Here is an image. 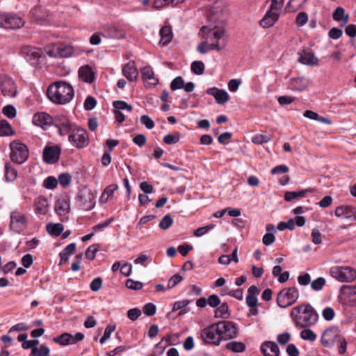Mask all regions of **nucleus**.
<instances>
[{"label":"nucleus","instance_id":"obj_1","mask_svg":"<svg viewBox=\"0 0 356 356\" xmlns=\"http://www.w3.org/2000/svg\"><path fill=\"white\" fill-rule=\"evenodd\" d=\"M290 316L297 327L305 328L315 325L318 314L309 304H302L291 309Z\"/></svg>","mask_w":356,"mask_h":356},{"label":"nucleus","instance_id":"obj_2","mask_svg":"<svg viewBox=\"0 0 356 356\" xmlns=\"http://www.w3.org/2000/svg\"><path fill=\"white\" fill-rule=\"evenodd\" d=\"M47 95L49 100L55 104H65L73 98L74 89L66 82L57 81L49 86Z\"/></svg>","mask_w":356,"mask_h":356},{"label":"nucleus","instance_id":"obj_3","mask_svg":"<svg viewBox=\"0 0 356 356\" xmlns=\"http://www.w3.org/2000/svg\"><path fill=\"white\" fill-rule=\"evenodd\" d=\"M321 343L324 347L329 348L337 346V350L340 355H343L346 352L347 342L341 334L338 327L332 326L325 329L322 334Z\"/></svg>","mask_w":356,"mask_h":356},{"label":"nucleus","instance_id":"obj_4","mask_svg":"<svg viewBox=\"0 0 356 356\" xmlns=\"http://www.w3.org/2000/svg\"><path fill=\"white\" fill-rule=\"evenodd\" d=\"M299 292L296 287H289L281 290L277 294V304L281 308H286L296 302Z\"/></svg>","mask_w":356,"mask_h":356},{"label":"nucleus","instance_id":"obj_5","mask_svg":"<svg viewBox=\"0 0 356 356\" xmlns=\"http://www.w3.org/2000/svg\"><path fill=\"white\" fill-rule=\"evenodd\" d=\"M11 152L10 157L12 161L22 164L29 158V152L27 146L19 141L14 140L10 144Z\"/></svg>","mask_w":356,"mask_h":356},{"label":"nucleus","instance_id":"obj_6","mask_svg":"<svg viewBox=\"0 0 356 356\" xmlns=\"http://www.w3.org/2000/svg\"><path fill=\"white\" fill-rule=\"evenodd\" d=\"M69 142L78 149L87 147L89 144V136L87 131L81 127H75L70 133Z\"/></svg>","mask_w":356,"mask_h":356},{"label":"nucleus","instance_id":"obj_7","mask_svg":"<svg viewBox=\"0 0 356 356\" xmlns=\"http://www.w3.org/2000/svg\"><path fill=\"white\" fill-rule=\"evenodd\" d=\"M330 273L333 278L341 282H350L356 278V270L349 266H333Z\"/></svg>","mask_w":356,"mask_h":356},{"label":"nucleus","instance_id":"obj_8","mask_svg":"<svg viewBox=\"0 0 356 356\" xmlns=\"http://www.w3.org/2000/svg\"><path fill=\"white\" fill-rule=\"evenodd\" d=\"M44 51L51 58H67L73 54V47L70 44L57 43L47 46Z\"/></svg>","mask_w":356,"mask_h":356},{"label":"nucleus","instance_id":"obj_9","mask_svg":"<svg viewBox=\"0 0 356 356\" xmlns=\"http://www.w3.org/2000/svg\"><path fill=\"white\" fill-rule=\"evenodd\" d=\"M219 331L218 323H213L202 330L201 337L204 343L218 346L222 341Z\"/></svg>","mask_w":356,"mask_h":356},{"label":"nucleus","instance_id":"obj_10","mask_svg":"<svg viewBox=\"0 0 356 356\" xmlns=\"http://www.w3.org/2000/svg\"><path fill=\"white\" fill-rule=\"evenodd\" d=\"M24 21L15 14L0 13V27L6 29H17L23 26Z\"/></svg>","mask_w":356,"mask_h":356},{"label":"nucleus","instance_id":"obj_11","mask_svg":"<svg viewBox=\"0 0 356 356\" xmlns=\"http://www.w3.org/2000/svg\"><path fill=\"white\" fill-rule=\"evenodd\" d=\"M339 300L343 305L356 306V285H343L340 289Z\"/></svg>","mask_w":356,"mask_h":356},{"label":"nucleus","instance_id":"obj_12","mask_svg":"<svg viewBox=\"0 0 356 356\" xmlns=\"http://www.w3.org/2000/svg\"><path fill=\"white\" fill-rule=\"evenodd\" d=\"M51 124L58 129V134L62 136L70 134L74 129L72 123L63 115H56L52 119Z\"/></svg>","mask_w":356,"mask_h":356},{"label":"nucleus","instance_id":"obj_13","mask_svg":"<svg viewBox=\"0 0 356 356\" xmlns=\"http://www.w3.org/2000/svg\"><path fill=\"white\" fill-rule=\"evenodd\" d=\"M27 218L19 211H13L10 213V228L17 233L26 228Z\"/></svg>","mask_w":356,"mask_h":356},{"label":"nucleus","instance_id":"obj_14","mask_svg":"<svg viewBox=\"0 0 356 356\" xmlns=\"http://www.w3.org/2000/svg\"><path fill=\"white\" fill-rule=\"evenodd\" d=\"M225 33V29L222 27H216L213 30H210L208 33V37L214 40L215 42L209 45V49H216L220 51L226 45V42L222 38Z\"/></svg>","mask_w":356,"mask_h":356},{"label":"nucleus","instance_id":"obj_15","mask_svg":"<svg viewBox=\"0 0 356 356\" xmlns=\"http://www.w3.org/2000/svg\"><path fill=\"white\" fill-rule=\"evenodd\" d=\"M221 340L227 341L236 337L237 327L232 321H220L218 323Z\"/></svg>","mask_w":356,"mask_h":356},{"label":"nucleus","instance_id":"obj_16","mask_svg":"<svg viewBox=\"0 0 356 356\" xmlns=\"http://www.w3.org/2000/svg\"><path fill=\"white\" fill-rule=\"evenodd\" d=\"M60 154L59 145L46 146L42 152L43 160L47 163L54 164L58 161Z\"/></svg>","mask_w":356,"mask_h":356},{"label":"nucleus","instance_id":"obj_17","mask_svg":"<svg viewBox=\"0 0 356 356\" xmlns=\"http://www.w3.org/2000/svg\"><path fill=\"white\" fill-rule=\"evenodd\" d=\"M84 339V334L81 332H77L72 335L67 332H64L62 334L54 337V341L60 346H67L70 344H75Z\"/></svg>","mask_w":356,"mask_h":356},{"label":"nucleus","instance_id":"obj_18","mask_svg":"<svg viewBox=\"0 0 356 356\" xmlns=\"http://www.w3.org/2000/svg\"><path fill=\"white\" fill-rule=\"evenodd\" d=\"M21 54L32 65H38L41 57L40 49L31 46L23 47L21 49Z\"/></svg>","mask_w":356,"mask_h":356},{"label":"nucleus","instance_id":"obj_19","mask_svg":"<svg viewBox=\"0 0 356 356\" xmlns=\"http://www.w3.org/2000/svg\"><path fill=\"white\" fill-rule=\"evenodd\" d=\"M334 215L339 218L356 221V208L352 205H341L336 208Z\"/></svg>","mask_w":356,"mask_h":356},{"label":"nucleus","instance_id":"obj_20","mask_svg":"<svg viewBox=\"0 0 356 356\" xmlns=\"http://www.w3.org/2000/svg\"><path fill=\"white\" fill-rule=\"evenodd\" d=\"M298 61L304 65H314L318 63V58L309 49H304L302 52L298 53Z\"/></svg>","mask_w":356,"mask_h":356},{"label":"nucleus","instance_id":"obj_21","mask_svg":"<svg viewBox=\"0 0 356 356\" xmlns=\"http://www.w3.org/2000/svg\"><path fill=\"white\" fill-rule=\"evenodd\" d=\"M207 93L213 96L219 104H224L229 99L228 93L225 90L218 89L216 87L207 89Z\"/></svg>","mask_w":356,"mask_h":356},{"label":"nucleus","instance_id":"obj_22","mask_svg":"<svg viewBox=\"0 0 356 356\" xmlns=\"http://www.w3.org/2000/svg\"><path fill=\"white\" fill-rule=\"evenodd\" d=\"M309 81L305 77L292 78L289 81V88L293 91H303L307 88Z\"/></svg>","mask_w":356,"mask_h":356},{"label":"nucleus","instance_id":"obj_23","mask_svg":"<svg viewBox=\"0 0 356 356\" xmlns=\"http://www.w3.org/2000/svg\"><path fill=\"white\" fill-rule=\"evenodd\" d=\"M261 351L264 356H279L280 348L273 341H265L261 346Z\"/></svg>","mask_w":356,"mask_h":356},{"label":"nucleus","instance_id":"obj_24","mask_svg":"<svg viewBox=\"0 0 356 356\" xmlns=\"http://www.w3.org/2000/svg\"><path fill=\"white\" fill-rule=\"evenodd\" d=\"M280 15L277 13L268 10L259 24L263 28H270L273 26L278 20Z\"/></svg>","mask_w":356,"mask_h":356},{"label":"nucleus","instance_id":"obj_25","mask_svg":"<svg viewBox=\"0 0 356 356\" xmlns=\"http://www.w3.org/2000/svg\"><path fill=\"white\" fill-rule=\"evenodd\" d=\"M122 74L129 81H136L138 76V71L134 62H129L122 67Z\"/></svg>","mask_w":356,"mask_h":356},{"label":"nucleus","instance_id":"obj_26","mask_svg":"<svg viewBox=\"0 0 356 356\" xmlns=\"http://www.w3.org/2000/svg\"><path fill=\"white\" fill-rule=\"evenodd\" d=\"M79 77L83 81L91 83L95 80V72L89 65H86L79 68Z\"/></svg>","mask_w":356,"mask_h":356},{"label":"nucleus","instance_id":"obj_27","mask_svg":"<svg viewBox=\"0 0 356 356\" xmlns=\"http://www.w3.org/2000/svg\"><path fill=\"white\" fill-rule=\"evenodd\" d=\"M1 92L4 97H15L17 88L14 81L10 79L5 81L1 85Z\"/></svg>","mask_w":356,"mask_h":356},{"label":"nucleus","instance_id":"obj_28","mask_svg":"<svg viewBox=\"0 0 356 356\" xmlns=\"http://www.w3.org/2000/svg\"><path fill=\"white\" fill-rule=\"evenodd\" d=\"M70 210V202L67 199L60 198L56 200L55 211L60 216H64Z\"/></svg>","mask_w":356,"mask_h":356},{"label":"nucleus","instance_id":"obj_29","mask_svg":"<svg viewBox=\"0 0 356 356\" xmlns=\"http://www.w3.org/2000/svg\"><path fill=\"white\" fill-rule=\"evenodd\" d=\"M161 40L159 44L165 46L168 44L173 37L172 28L170 26H163L160 30Z\"/></svg>","mask_w":356,"mask_h":356},{"label":"nucleus","instance_id":"obj_30","mask_svg":"<svg viewBox=\"0 0 356 356\" xmlns=\"http://www.w3.org/2000/svg\"><path fill=\"white\" fill-rule=\"evenodd\" d=\"M75 250V243H72L67 245L59 254V257L60 258L59 265L61 266L66 263L68 261L70 257L74 252Z\"/></svg>","mask_w":356,"mask_h":356},{"label":"nucleus","instance_id":"obj_31","mask_svg":"<svg viewBox=\"0 0 356 356\" xmlns=\"http://www.w3.org/2000/svg\"><path fill=\"white\" fill-rule=\"evenodd\" d=\"M51 117L46 113H38L33 117V123L37 126L44 127L51 123Z\"/></svg>","mask_w":356,"mask_h":356},{"label":"nucleus","instance_id":"obj_32","mask_svg":"<svg viewBox=\"0 0 356 356\" xmlns=\"http://www.w3.org/2000/svg\"><path fill=\"white\" fill-rule=\"evenodd\" d=\"M142 79L144 81H151L149 84L154 86L159 83V80L154 77V72L149 66H146L142 70Z\"/></svg>","mask_w":356,"mask_h":356},{"label":"nucleus","instance_id":"obj_33","mask_svg":"<svg viewBox=\"0 0 356 356\" xmlns=\"http://www.w3.org/2000/svg\"><path fill=\"white\" fill-rule=\"evenodd\" d=\"M48 201L44 197H38L35 201V211L36 213L44 215L47 211Z\"/></svg>","mask_w":356,"mask_h":356},{"label":"nucleus","instance_id":"obj_34","mask_svg":"<svg viewBox=\"0 0 356 356\" xmlns=\"http://www.w3.org/2000/svg\"><path fill=\"white\" fill-rule=\"evenodd\" d=\"M225 348L233 353H243L245 350V344L243 342L232 341L226 343Z\"/></svg>","mask_w":356,"mask_h":356},{"label":"nucleus","instance_id":"obj_35","mask_svg":"<svg viewBox=\"0 0 356 356\" xmlns=\"http://www.w3.org/2000/svg\"><path fill=\"white\" fill-rule=\"evenodd\" d=\"M46 228L50 235L58 236L62 234L64 229V226L61 223L50 222L47 225Z\"/></svg>","mask_w":356,"mask_h":356},{"label":"nucleus","instance_id":"obj_36","mask_svg":"<svg viewBox=\"0 0 356 356\" xmlns=\"http://www.w3.org/2000/svg\"><path fill=\"white\" fill-rule=\"evenodd\" d=\"M17 177V170L9 163L5 164V179L8 182L13 181Z\"/></svg>","mask_w":356,"mask_h":356},{"label":"nucleus","instance_id":"obj_37","mask_svg":"<svg viewBox=\"0 0 356 356\" xmlns=\"http://www.w3.org/2000/svg\"><path fill=\"white\" fill-rule=\"evenodd\" d=\"M230 316L229 306L227 302L222 303L215 311V317L228 318Z\"/></svg>","mask_w":356,"mask_h":356},{"label":"nucleus","instance_id":"obj_38","mask_svg":"<svg viewBox=\"0 0 356 356\" xmlns=\"http://www.w3.org/2000/svg\"><path fill=\"white\" fill-rule=\"evenodd\" d=\"M14 133L10 124L7 120H0V136H12Z\"/></svg>","mask_w":356,"mask_h":356},{"label":"nucleus","instance_id":"obj_39","mask_svg":"<svg viewBox=\"0 0 356 356\" xmlns=\"http://www.w3.org/2000/svg\"><path fill=\"white\" fill-rule=\"evenodd\" d=\"M332 18L337 22L343 21L346 24L348 22L349 15L345 14V10L342 7H337L332 14Z\"/></svg>","mask_w":356,"mask_h":356},{"label":"nucleus","instance_id":"obj_40","mask_svg":"<svg viewBox=\"0 0 356 356\" xmlns=\"http://www.w3.org/2000/svg\"><path fill=\"white\" fill-rule=\"evenodd\" d=\"M186 0H155L153 6L156 9H160L164 6L171 5L176 6L179 3H183Z\"/></svg>","mask_w":356,"mask_h":356},{"label":"nucleus","instance_id":"obj_41","mask_svg":"<svg viewBox=\"0 0 356 356\" xmlns=\"http://www.w3.org/2000/svg\"><path fill=\"white\" fill-rule=\"evenodd\" d=\"M307 191L306 190H301L300 191H286L284 194V200L286 202H291L294 199H297L299 197H303Z\"/></svg>","mask_w":356,"mask_h":356},{"label":"nucleus","instance_id":"obj_42","mask_svg":"<svg viewBox=\"0 0 356 356\" xmlns=\"http://www.w3.org/2000/svg\"><path fill=\"white\" fill-rule=\"evenodd\" d=\"M272 140L271 135H266L258 134L254 136L252 138V141L253 143L256 145H262L264 143H266Z\"/></svg>","mask_w":356,"mask_h":356},{"label":"nucleus","instance_id":"obj_43","mask_svg":"<svg viewBox=\"0 0 356 356\" xmlns=\"http://www.w3.org/2000/svg\"><path fill=\"white\" fill-rule=\"evenodd\" d=\"M191 71L196 75H202L205 70L204 64L202 61L195 60L191 63Z\"/></svg>","mask_w":356,"mask_h":356},{"label":"nucleus","instance_id":"obj_44","mask_svg":"<svg viewBox=\"0 0 356 356\" xmlns=\"http://www.w3.org/2000/svg\"><path fill=\"white\" fill-rule=\"evenodd\" d=\"M50 350L47 346L41 345L39 348L31 350L30 356H48Z\"/></svg>","mask_w":356,"mask_h":356},{"label":"nucleus","instance_id":"obj_45","mask_svg":"<svg viewBox=\"0 0 356 356\" xmlns=\"http://www.w3.org/2000/svg\"><path fill=\"white\" fill-rule=\"evenodd\" d=\"M88 197L90 198V202L83 201L82 204L83 209L86 211H90L95 206L96 196L91 191L88 192Z\"/></svg>","mask_w":356,"mask_h":356},{"label":"nucleus","instance_id":"obj_46","mask_svg":"<svg viewBox=\"0 0 356 356\" xmlns=\"http://www.w3.org/2000/svg\"><path fill=\"white\" fill-rule=\"evenodd\" d=\"M300 335L303 340L309 341H314L317 337L316 334L312 330L307 329V327L300 332Z\"/></svg>","mask_w":356,"mask_h":356},{"label":"nucleus","instance_id":"obj_47","mask_svg":"<svg viewBox=\"0 0 356 356\" xmlns=\"http://www.w3.org/2000/svg\"><path fill=\"white\" fill-rule=\"evenodd\" d=\"M113 106L115 108V110H118L120 111V110H127V111L131 112L133 110V107L131 105H130V104H127L126 102L122 101V100H118V101L113 102Z\"/></svg>","mask_w":356,"mask_h":356},{"label":"nucleus","instance_id":"obj_48","mask_svg":"<svg viewBox=\"0 0 356 356\" xmlns=\"http://www.w3.org/2000/svg\"><path fill=\"white\" fill-rule=\"evenodd\" d=\"M295 228L294 219L290 218L287 222L281 221L277 225V229L280 231H284L286 229L293 230Z\"/></svg>","mask_w":356,"mask_h":356},{"label":"nucleus","instance_id":"obj_49","mask_svg":"<svg viewBox=\"0 0 356 356\" xmlns=\"http://www.w3.org/2000/svg\"><path fill=\"white\" fill-rule=\"evenodd\" d=\"M99 245L93 244L88 247L86 251V257L89 260H93L95 258V254L99 250Z\"/></svg>","mask_w":356,"mask_h":356},{"label":"nucleus","instance_id":"obj_50","mask_svg":"<svg viewBox=\"0 0 356 356\" xmlns=\"http://www.w3.org/2000/svg\"><path fill=\"white\" fill-rule=\"evenodd\" d=\"M215 227L214 224H209L204 227H201L195 229L193 232V235L196 237H200L204 235L211 229H213Z\"/></svg>","mask_w":356,"mask_h":356},{"label":"nucleus","instance_id":"obj_51","mask_svg":"<svg viewBox=\"0 0 356 356\" xmlns=\"http://www.w3.org/2000/svg\"><path fill=\"white\" fill-rule=\"evenodd\" d=\"M284 6V0H271V3L268 10L274 11L280 15Z\"/></svg>","mask_w":356,"mask_h":356},{"label":"nucleus","instance_id":"obj_52","mask_svg":"<svg viewBox=\"0 0 356 356\" xmlns=\"http://www.w3.org/2000/svg\"><path fill=\"white\" fill-rule=\"evenodd\" d=\"M173 223L172 218L169 215H165L161 220L159 226L161 229H168Z\"/></svg>","mask_w":356,"mask_h":356},{"label":"nucleus","instance_id":"obj_53","mask_svg":"<svg viewBox=\"0 0 356 356\" xmlns=\"http://www.w3.org/2000/svg\"><path fill=\"white\" fill-rule=\"evenodd\" d=\"M184 86V81L183 78L181 76H177L170 83V88L172 90L175 91L183 88Z\"/></svg>","mask_w":356,"mask_h":356},{"label":"nucleus","instance_id":"obj_54","mask_svg":"<svg viewBox=\"0 0 356 356\" xmlns=\"http://www.w3.org/2000/svg\"><path fill=\"white\" fill-rule=\"evenodd\" d=\"M325 283H326L325 280L323 277H318V278L314 280L313 282H312L311 288L314 291H320L323 288Z\"/></svg>","mask_w":356,"mask_h":356},{"label":"nucleus","instance_id":"obj_55","mask_svg":"<svg viewBox=\"0 0 356 356\" xmlns=\"http://www.w3.org/2000/svg\"><path fill=\"white\" fill-rule=\"evenodd\" d=\"M2 113L8 118L12 119L16 116L17 111L13 105H7L3 108Z\"/></svg>","mask_w":356,"mask_h":356},{"label":"nucleus","instance_id":"obj_56","mask_svg":"<svg viewBox=\"0 0 356 356\" xmlns=\"http://www.w3.org/2000/svg\"><path fill=\"white\" fill-rule=\"evenodd\" d=\"M43 185L47 189H54L58 185V179L54 177L49 176L44 179Z\"/></svg>","mask_w":356,"mask_h":356},{"label":"nucleus","instance_id":"obj_57","mask_svg":"<svg viewBox=\"0 0 356 356\" xmlns=\"http://www.w3.org/2000/svg\"><path fill=\"white\" fill-rule=\"evenodd\" d=\"M126 286L131 290H140L143 288V284L140 282L129 279L126 282Z\"/></svg>","mask_w":356,"mask_h":356},{"label":"nucleus","instance_id":"obj_58","mask_svg":"<svg viewBox=\"0 0 356 356\" xmlns=\"http://www.w3.org/2000/svg\"><path fill=\"white\" fill-rule=\"evenodd\" d=\"M143 311L147 316H152L156 313V307L154 304L149 302L144 305Z\"/></svg>","mask_w":356,"mask_h":356},{"label":"nucleus","instance_id":"obj_59","mask_svg":"<svg viewBox=\"0 0 356 356\" xmlns=\"http://www.w3.org/2000/svg\"><path fill=\"white\" fill-rule=\"evenodd\" d=\"M97 105L96 99L92 96H88L84 102V108L86 111H91Z\"/></svg>","mask_w":356,"mask_h":356},{"label":"nucleus","instance_id":"obj_60","mask_svg":"<svg viewBox=\"0 0 356 356\" xmlns=\"http://www.w3.org/2000/svg\"><path fill=\"white\" fill-rule=\"evenodd\" d=\"M179 141V134L175 135L174 134H168L164 136L163 142L168 145L175 144Z\"/></svg>","mask_w":356,"mask_h":356},{"label":"nucleus","instance_id":"obj_61","mask_svg":"<svg viewBox=\"0 0 356 356\" xmlns=\"http://www.w3.org/2000/svg\"><path fill=\"white\" fill-rule=\"evenodd\" d=\"M63 186H66L71 182V176L68 173H62L58 176V183Z\"/></svg>","mask_w":356,"mask_h":356},{"label":"nucleus","instance_id":"obj_62","mask_svg":"<svg viewBox=\"0 0 356 356\" xmlns=\"http://www.w3.org/2000/svg\"><path fill=\"white\" fill-rule=\"evenodd\" d=\"M307 21L308 15L306 13L300 12L297 15L296 18V22L298 26H302L305 25L307 22Z\"/></svg>","mask_w":356,"mask_h":356},{"label":"nucleus","instance_id":"obj_63","mask_svg":"<svg viewBox=\"0 0 356 356\" xmlns=\"http://www.w3.org/2000/svg\"><path fill=\"white\" fill-rule=\"evenodd\" d=\"M140 122L145 125L148 129H152L154 127V121L146 115H143L140 117Z\"/></svg>","mask_w":356,"mask_h":356},{"label":"nucleus","instance_id":"obj_64","mask_svg":"<svg viewBox=\"0 0 356 356\" xmlns=\"http://www.w3.org/2000/svg\"><path fill=\"white\" fill-rule=\"evenodd\" d=\"M322 315L325 320L331 321L334 318L335 313L332 308L327 307L323 310Z\"/></svg>","mask_w":356,"mask_h":356}]
</instances>
